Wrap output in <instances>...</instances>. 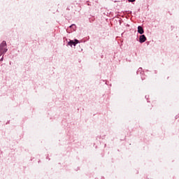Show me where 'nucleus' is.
<instances>
[{
    "label": "nucleus",
    "instance_id": "obj_2",
    "mask_svg": "<svg viewBox=\"0 0 179 179\" xmlns=\"http://www.w3.org/2000/svg\"><path fill=\"white\" fill-rule=\"evenodd\" d=\"M69 45H71V47H72L73 45H74V47L76 45V44H79V41L78 39H75L73 40H71L69 43H68Z\"/></svg>",
    "mask_w": 179,
    "mask_h": 179
},
{
    "label": "nucleus",
    "instance_id": "obj_4",
    "mask_svg": "<svg viewBox=\"0 0 179 179\" xmlns=\"http://www.w3.org/2000/svg\"><path fill=\"white\" fill-rule=\"evenodd\" d=\"M138 33H139V34H143V33H145V31H143V28L142 27H138Z\"/></svg>",
    "mask_w": 179,
    "mask_h": 179
},
{
    "label": "nucleus",
    "instance_id": "obj_3",
    "mask_svg": "<svg viewBox=\"0 0 179 179\" xmlns=\"http://www.w3.org/2000/svg\"><path fill=\"white\" fill-rule=\"evenodd\" d=\"M145 41H146V36H145V35H141L139 37V42L140 43H145Z\"/></svg>",
    "mask_w": 179,
    "mask_h": 179
},
{
    "label": "nucleus",
    "instance_id": "obj_6",
    "mask_svg": "<svg viewBox=\"0 0 179 179\" xmlns=\"http://www.w3.org/2000/svg\"><path fill=\"white\" fill-rule=\"evenodd\" d=\"M73 26H75V24L71 25L70 27H73Z\"/></svg>",
    "mask_w": 179,
    "mask_h": 179
},
{
    "label": "nucleus",
    "instance_id": "obj_1",
    "mask_svg": "<svg viewBox=\"0 0 179 179\" xmlns=\"http://www.w3.org/2000/svg\"><path fill=\"white\" fill-rule=\"evenodd\" d=\"M8 51L6 41H3L0 44V61H3V55Z\"/></svg>",
    "mask_w": 179,
    "mask_h": 179
},
{
    "label": "nucleus",
    "instance_id": "obj_5",
    "mask_svg": "<svg viewBox=\"0 0 179 179\" xmlns=\"http://www.w3.org/2000/svg\"><path fill=\"white\" fill-rule=\"evenodd\" d=\"M129 2H135V0H128Z\"/></svg>",
    "mask_w": 179,
    "mask_h": 179
}]
</instances>
